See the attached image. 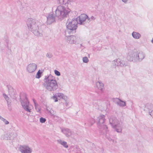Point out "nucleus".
I'll return each mask as SVG.
<instances>
[{"instance_id":"obj_20","label":"nucleus","mask_w":153,"mask_h":153,"mask_svg":"<svg viewBox=\"0 0 153 153\" xmlns=\"http://www.w3.org/2000/svg\"><path fill=\"white\" fill-rule=\"evenodd\" d=\"M73 0H59L60 3L65 5L66 6H68V2L72 1Z\"/></svg>"},{"instance_id":"obj_32","label":"nucleus","mask_w":153,"mask_h":153,"mask_svg":"<svg viewBox=\"0 0 153 153\" xmlns=\"http://www.w3.org/2000/svg\"><path fill=\"white\" fill-rule=\"evenodd\" d=\"M3 139L5 140H8L9 139L10 140V137H9V134H4V137Z\"/></svg>"},{"instance_id":"obj_16","label":"nucleus","mask_w":153,"mask_h":153,"mask_svg":"<svg viewBox=\"0 0 153 153\" xmlns=\"http://www.w3.org/2000/svg\"><path fill=\"white\" fill-rule=\"evenodd\" d=\"M101 132L102 134H105V137L109 141H112L113 142H114V140H112L111 137V136L109 135L108 134V128L107 129V131L106 132L104 131H103V130H102V131H100Z\"/></svg>"},{"instance_id":"obj_17","label":"nucleus","mask_w":153,"mask_h":153,"mask_svg":"<svg viewBox=\"0 0 153 153\" xmlns=\"http://www.w3.org/2000/svg\"><path fill=\"white\" fill-rule=\"evenodd\" d=\"M97 87L100 92H102L104 88L103 84L99 82L96 83Z\"/></svg>"},{"instance_id":"obj_10","label":"nucleus","mask_w":153,"mask_h":153,"mask_svg":"<svg viewBox=\"0 0 153 153\" xmlns=\"http://www.w3.org/2000/svg\"><path fill=\"white\" fill-rule=\"evenodd\" d=\"M65 36L67 37L66 40L67 42L70 44H75L76 39L78 38V36H74L73 35L67 34L65 35Z\"/></svg>"},{"instance_id":"obj_45","label":"nucleus","mask_w":153,"mask_h":153,"mask_svg":"<svg viewBox=\"0 0 153 153\" xmlns=\"http://www.w3.org/2000/svg\"><path fill=\"white\" fill-rule=\"evenodd\" d=\"M54 7H53V9H54Z\"/></svg>"},{"instance_id":"obj_46","label":"nucleus","mask_w":153,"mask_h":153,"mask_svg":"<svg viewBox=\"0 0 153 153\" xmlns=\"http://www.w3.org/2000/svg\"><path fill=\"white\" fill-rule=\"evenodd\" d=\"M20 99H21V97L20 96Z\"/></svg>"},{"instance_id":"obj_42","label":"nucleus","mask_w":153,"mask_h":153,"mask_svg":"<svg viewBox=\"0 0 153 153\" xmlns=\"http://www.w3.org/2000/svg\"><path fill=\"white\" fill-rule=\"evenodd\" d=\"M150 115L152 117H153V113H151V114H150Z\"/></svg>"},{"instance_id":"obj_6","label":"nucleus","mask_w":153,"mask_h":153,"mask_svg":"<svg viewBox=\"0 0 153 153\" xmlns=\"http://www.w3.org/2000/svg\"><path fill=\"white\" fill-rule=\"evenodd\" d=\"M110 124L113 128L118 133H121L122 128L119 121L115 117H111L109 119Z\"/></svg>"},{"instance_id":"obj_38","label":"nucleus","mask_w":153,"mask_h":153,"mask_svg":"<svg viewBox=\"0 0 153 153\" xmlns=\"http://www.w3.org/2000/svg\"><path fill=\"white\" fill-rule=\"evenodd\" d=\"M33 101L34 103V105H36L38 104V103L36 102V100H35V99H33Z\"/></svg>"},{"instance_id":"obj_27","label":"nucleus","mask_w":153,"mask_h":153,"mask_svg":"<svg viewBox=\"0 0 153 153\" xmlns=\"http://www.w3.org/2000/svg\"><path fill=\"white\" fill-rule=\"evenodd\" d=\"M0 119L3 121L5 125H7L9 123V122L5 118L2 117L0 115Z\"/></svg>"},{"instance_id":"obj_14","label":"nucleus","mask_w":153,"mask_h":153,"mask_svg":"<svg viewBox=\"0 0 153 153\" xmlns=\"http://www.w3.org/2000/svg\"><path fill=\"white\" fill-rule=\"evenodd\" d=\"M114 62L113 64L117 66L122 67L126 65L125 61L119 59H117L116 61H114Z\"/></svg>"},{"instance_id":"obj_4","label":"nucleus","mask_w":153,"mask_h":153,"mask_svg":"<svg viewBox=\"0 0 153 153\" xmlns=\"http://www.w3.org/2000/svg\"><path fill=\"white\" fill-rule=\"evenodd\" d=\"M145 56L144 53L142 51L134 52L131 51L128 53L127 59L130 61L138 62H141Z\"/></svg>"},{"instance_id":"obj_11","label":"nucleus","mask_w":153,"mask_h":153,"mask_svg":"<svg viewBox=\"0 0 153 153\" xmlns=\"http://www.w3.org/2000/svg\"><path fill=\"white\" fill-rule=\"evenodd\" d=\"M19 149L21 153H31L32 149L27 145H20Z\"/></svg>"},{"instance_id":"obj_26","label":"nucleus","mask_w":153,"mask_h":153,"mask_svg":"<svg viewBox=\"0 0 153 153\" xmlns=\"http://www.w3.org/2000/svg\"><path fill=\"white\" fill-rule=\"evenodd\" d=\"M3 95L5 99V100H6L8 106H9V105H10V104L11 103L10 102H9V101H8V100H9V97H8L7 95L5 93L3 94Z\"/></svg>"},{"instance_id":"obj_3","label":"nucleus","mask_w":153,"mask_h":153,"mask_svg":"<svg viewBox=\"0 0 153 153\" xmlns=\"http://www.w3.org/2000/svg\"><path fill=\"white\" fill-rule=\"evenodd\" d=\"M43 85L48 90L51 91H54L58 88L55 77L51 74L45 76Z\"/></svg>"},{"instance_id":"obj_23","label":"nucleus","mask_w":153,"mask_h":153,"mask_svg":"<svg viewBox=\"0 0 153 153\" xmlns=\"http://www.w3.org/2000/svg\"><path fill=\"white\" fill-rule=\"evenodd\" d=\"M118 99L119 100V101L117 102V103L118 105L122 107H123L126 106V104L125 102L123 101L118 98Z\"/></svg>"},{"instance_id":"obj_18","label":"nucleus","mask_w":153,"mask_h":153,"mask_svg":"<svg viewBox=\"0 0 153 153\" xmlns=\"http://www.w3.org/2000/svg\"><path fill=\"white\" fill-rule=\"evenodd\" d=\"M132 37L135 39H139L141 37V35L138 33L134 31L132 33Z\"/></svg>"},{"instance_id":"obj_15","label":"nucleus","mask_w":153,"mask_h":153,"mask_svg":"<svg viewBox=\"0 0 153 153\" xmlns=\"http://www.w3.org/2000/svg\"><path fill=\"white\" fill-rule=\"evenodd\" d=\"M61 131L64 133L67 137H69L71 135L72 132L71 130L68 128H61Z\"/></svg>"},{"instance_id":"obj_21","label":"nucleus","mask_w":153,"mask_h":153,"mask_svg":"<svg viewBox=\"0 0 153 153\" xmlns=\"http://www.w3.org/2000/svg\"><path fill=\"white\" fill-rule=\"evenodd\" d=\"M10 140H13L15 138L17 137V134L16 133L11 132L9 134Z\"/></svg>"},{"instance_id":"obj_19","label":"nucleus","mask_w":153,"mask_h":153,"mask_svg":"<svg viewBox=\"0 0 153 153\" xmlns=\"http://www.w3.org/2000/svg\"><path fill=\"white\" fill-rule=\"evenodd\" d=\"M7 87L9 90V92L12 94H15V90L13 88V87L9 85H8Z\"/></svg>"},{"instance_id":"obj_22","label":"nucleus","mask_w":153,"mask_h":153,"mask_svg":"<svg viewBox=\"0 0 153 153\" xmlns=\"http://www.w3.org/2000/svg\"><path fill=\"white\" fill-rule=\"evenodd\" d=\"M4 39L7 44V49L9 50H10V48L8 46L9 40L8 39V36L7 35L4 36Z\"/></svg>"},{"instance_id":"obj_35","label":"nucleus","mask_w":153,"mask_h":153,"mask_svg":"<svg viewBox=\"0 0 153 153\" xmlns=\"http://www.w3.org/2000/svg\"><path fill=\"white\" fill-rule=\"evenodd\" d=\"M90 123H91V126H92L94 123L95 122V120L93 118L90 119Z\"/></svg>"},{"instance_id":"obj_39","label":"nucleus","mask_w":153,"mask_h":153,"mask_svg":"<svg viewBox=\"0 0 153 153\" xmlns=\"http://www.w3.org/2000/svg\"><path fill=\"white\" fill-rule=\"evenodd\" d=\"M65 105L66 107H67V108H66V109L68 108V102L66 101L65 103Z\"/></svg>"},{"instance_id":"obj_8","label":"nucleus","mask_w":153,"mask_h":153,"mask_svg":"<svg viewBox=\"0 0 153 153\" xmlns=\"http://www.w3.org/2000/svg\"><path fill=\"white\" fill-rule=\"evenodd\" d=\"M78 18V24L80 25H84L87 23H89L90 21V18L85 14H82Z\"/></svg>"},{"instance_id":"obj_37","label":"nucleus","mask_w":153,"mask_h":153,"mask_svg":"<svg viewBox=\"0 0 153 153\" xmlns=\"http://www.w3.org/2000/svg\"><path fill=\"white\" fill-rule=\"evenodd\" d=\"M90 145L91 146V149L93 150L95 148V145L93 143H91Z\"/></svg>"},{"instance_id":"obj_5","label":"nucleus","mask_w":153,"mask_h":153,"mask_svg":"<svg viewBox=\"0 0 153 153\" xmlns=\"http://www.w3.org/2000/svg\"><path fill=\"white\" fill-rule=\"evenodd\" d=\"M78 24V18L74 17L71 21H68L66 25L67 29L65 31V34L73 35L76 32Z\"/></svg>"},{"instance_id":"obj_34","label":"nucleus","mask_w":153,"mask_h":153,"mask_svg":"<svg viewBox=\"0 0 153 153\" xmlns=\"http://www.w3.org/2000/svg\"><path fill=\"white\" fill-rule=\"evenodd\" d=\"M55 74L57 76H60L61 75L60 72L58 71L55 70L54 71Z\"/></svg>"},{"instance_id":"obj_25","label":"nucleus","mask_w":153,"mask_h":153,"mask_svg":"<svg viewBox=\"0 0 153 153\" xmlns=\"http://www.w3.org/2000/svg\"><path fill=\"white\" fill-rule=\"evenodd\" d=\"M35 109L36 111L39 113H41V108L39 105L38 104L34 105Z\"/></svg>"},{"instance_id":"obj_31","label":"nucleus","mask_w":153,"mask_h":153,"mask_svg":"<svg viewBox=\"0 0 153 153\" xmlns=\"http://www.w3.org/2000/svg\"><path fill=\"white\" fill-rule=\"evenodd\" d=\"M52 98L54 100V102H57L58 101L57 96L56 94L53 95V96L52 97Z\"/></svg>"},{"instance_id":"obj_36","label":"nucleus","mask_w":153,"mask_h":153,"mask_svg":"<svg viewBox=\"0 0 153 153\" xmlns=\"http://www.w3.org/2000/svg\"><path fill=\"white\" fill-rule=\"evenodd\" d=\"M46 56L49 58H51L53 57V55L51 53H48L46 54Z\"/></svg>"},{"instance_id":"obj_1","label":"nucleus","mask_w":153,"mask_h":153,"mask_svg":"<svg viewBox=\"0 0 153 153\" xmlns=\"http://www.w3.org/2000/svg\"><path fill=\"white\" fill-rule=\"evenodd\" d=\"M71 10L67 7H65L63 5H60L56 7L55 11V16L54 14L50 13L47 16V22L48 24L50 25L55 22V17L62 19L67 17Z\"/></svg>"},{"instance_id":"obj_44","label":"nucleus","mask_w":153,"mask_h":153,"mask_svg":"<svg viewBox=\"0 0 153 153\" xmlns=\"http://www.w3.org/2000/svg\"><path fill=\"white\" fill-rule=\"evenodd\" d=\"M151 42L153 43V38L151 40Z\"/></svg>"},{"instance_id":"obj_40","label":"nucleus","mask_w":153,"mask_h":153,"mask_svg":"<svg viewBox=\"0 0 153 153\" xmlns=\"http://www.w3.org/2000/svg\"><path fill=\"white\" fill-rule=\"evenodd\" d=\"M95 18L93 16H91V17L90 19H91V20H94L95 19Z\"/></svg>"},{"instance_id":"obj_24","label":"nucleus","mask_w":153,"mask_h":153,"mask_svg":"<svg viewBox=\"0 0 153 153\" xmlns=\"http://www.w3.org/2000/svg\"><path fill=\"white\" fill-rule=\"evenodd\" d=\"M59 143L62 145L65 148H68V146L67 145V143L66 142L60 140L59 141Z\"/></svg>"},{"instance_id":"obj_9","label":"nucleus","mask_w":153,"mask_h":153,"mask_svg":"<svg viewBox=\"0 0 153 153\" xmlns=\"http://www.w3.org/2000/svg\"><path fill=\"white\" fill-rule=\"evenodd\" d=\"M21 103L22 106L24 109L26 111L30 112L31 109L30 108L29 106V101L26 97L23 100H21Z\"/></svg>"},{"instance_id":"obj_43","label":"nucleus","mask_w":153,"mask_h":153,"mask_svg":"<svg viewBox=\"0 0 153 153\" xmlns=\"http://www.w3.org/2000/svg\"><path fill=\"white\" fill-rule=\"evenodd\" d=\"M108 98L107 97H106L105 99V101H108Z\"/></svg>"},{"instance_id":"obj_33","label":"nucleus","mask_w":153,"mask_h":153,"mask_svg":"<svg viewBox=\"0 0 153 153\" xmlns=\"http://www.w3.org/2000/svg\"><path fill=\"white\" fill-rule=\"evenodd\" d=\"M46 119L43 117H41L40 118V122L42 123H44L45 122Z\"/></svg>"},{"instance_id":"obj_7","label":"nucleus","mask_w":153,"mask_h":153,"mask_svg":"<svg viewBox=\"0 0 153 153\" xmlns=\"http://www.w3.org/2000/svg\"><path fill=\"white\" fill-rule=\"evenodd\" d=\"M105 116L101 114L100 115L97 119V126L100 129V131H102L103 130V131L106 132L108 127L106 125L104 124L105 121Z\"/></svg>"},{"instance_id":"obj_41","label":"nucleus","mask_w":153,"mask_h":153,"mask_svg":"<svg viewBox=\"0 0 153 153\" xmlns=\"http://www.w3.org/2000/svg\"><path fill=\"white\" fill-rule=\"evenodd\" d=\"M124 3H126L128 1V0H121Z\"/></svg>"},{"instance_id":"obj_12","label":"nucleus","mask_w":153,"mask_h":153,"mask_svg":"<svg viewBox=\"0 0 153 153\" xmlns=\"http://www.w3.org/2000/svg\"><path fill=\"white\" fill-rule=\"evenodd\" d=\"M144 111L148 112L149 114L153 113V104L151 103H148L145 105L144 109Z\"/></svg>"},{"instance_id":"obj_2","label":"nucleus","mask_w":153,"mask_h":153,"mask_svg":"<svg viewBox=\"0 0 153 153\" xmlns=\"http://www.w3.org/2000/svg\"><path fill=\"white\" fill-rule=\"evenodd\" d=\"M37 22L35 19L28 18L27 19L26 23L29 29L35 35L42 36L43 34V29L44 26L42 25L38 27L36 24Z\"/></svg>"},{"instance_id":"obj_30","label":"nucleus","mask_w":153,"mask_h":153,"mask_svg":"<svg viewBox=\"0 0 153 153\" xmlns=\"http://www.w3.org/2000/svg\"><path fill=\"white\" fill-rule=\"evenodd\" d=\"M82 60L83 62L85 63H87L88 62V59L87 57L86 56H85L82 58Z\"/></svg>"},{"instance_id":"obj_13","label":"nucleus","mask_w":153,"mask_h":153,"mask_svg":"<svg viewBox=\"0 0 153 153\" xmlns=\"http://www.w3.org/2000/svg\"><path fill=\"white\" fill-rule=\"evenodd\" d=\"M37 68V65L34 63H32L29 64L27 68L28 72L31 73L34 72Z\"/></svg>"},{"instance_id":"obj_28","label":"nucleus","mask_w":153,"mask_h":153,"mask_svg":"<svg viewBox=\"0 0 153 153\" xmlns=\"http://www.w3.org/2000/svg\"><path fill=\"white\" fill-rule=\"evenodd\" d=\"M57 97H59L60 98L64 99V95L62 93H58L56 94Z\"/></svg>"},{"instance_id":"obj_29","label":"nucleus","mask_w":153,"mask_h":153,"mask_svg":"<svg viewBox=\"0 0 153 153\" xmlns=\"http://www.w3.org/2000/svg\"><path fill=\"white\" fill-rule=\"evenodd\" d=\"M42 73V72L39 70L36 74V77L38 79L39 78L41 77V74Z\"/></svg>"}]
</instances>
